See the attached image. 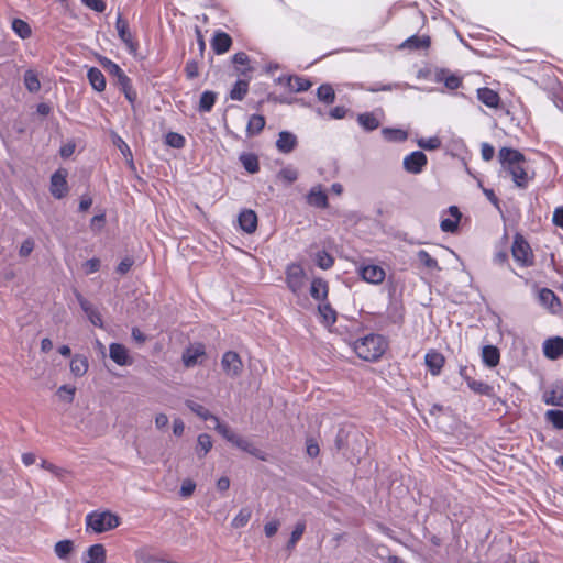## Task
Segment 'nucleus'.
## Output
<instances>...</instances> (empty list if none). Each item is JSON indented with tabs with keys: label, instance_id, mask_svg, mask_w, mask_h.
<instances>
[{
	"label": "nucleus",
	"instance_id": "46",
	"mask_svg": "<svg viewBox=\"0 0 563 563\" xmlns=\"http://www.w3.org/2000/svg\"><path fill=\"white\" fill-rule=\"evenodd\" d=\"M12 30L19 37L23 40L29 38L32 34V30L29 23L21 19H14L12 21Z\"/></svg>",
	"mask_w": 563,
	"mask_h": 563
},
{
	"label": "nucleus",
	"instance_id": "11",
	"mask_svg": "<svg viewBox=\"0 0 563 563\" xmlns=\"http://www.w3.org/2000/svg\"><path fill=\"white\" fill-rule=\"evenodd\" d=\"M109 356L119 366H129L133 363L128 349L120 343H111L109 345Z\"/></svg>",
	"mask_w": 563,
	"mask_h": 563
},
{
	"label": "nucleus",
	"instance_id": "22",
	"mask_svg": "<svg viewBox=\"0 0 563 563\" xmlns=\"http://www.w3.org/2000/svg\"><path fill=\"white\" fill-rule=\"evenodd\" d=\"M477 98L486 107L493 108V109L498 108L499 103H500L499 95L495 90L487 88V87L477 89Z\"/></svg>",
	"mask_w": 563,
	"mask_h": 563
},
{
	"label": "nucleus",
	"instance_id": "50",
	"mask_svg": "<svg viewBox=\"0 0 563 563\" xmlns=\"http://www.w3.org/2000/svg\"><path fill=\"white\" fill-rule=\"evenodd\" d=\"M547 420L556 429L563 430V411L551 409L545 412Z\"/></svg>",
	"mask_w": 563,
	"mask_h": 563
},
{
	"label": "nucleus",
	"instance_id": "14",
	"mask_svg": "<svg viewBox=\"0 0 563 563\" xmlns=\"http://www.w3.org/2000/svg\"><path fill=\"white\" fill-rule=\"evenodd\" d=\"M444 362V356L435 350H430L424 355V363L432 376L440 375Z\"/></svg>",
	"mask_w": 563,
	"mask_h": 563
},
{
	"label": "nucleus",
	"instance_id": "61",
	"mask_svg": "<svg viewBox=\"0 0 563 563\" xmlns=\"http://www.w3.org/2000/svg\"><path fill=\"white\" fill-rule=\"evenodd\" d=\"M481 155H482V158L486 162L493 159V157L495 155L494 146L488 143H483L481 146Z\"/></svg>",
	"mask_w": 563,
	"mask_h": 563
},
{
	"label": "nucleus",
	"instance_id": "38",
	"mask_svg": "<svg viewBox=\"0 0 563 563\" xmlns=\"http://www.w3.org/2000/svg\"><path fill=\"white\" fill-rule=\"evenodd\" d=\"M249 91V81L239 79L230 90V99L241 101L245 98Z\"/></svg>",
	"mask_w": 563,
	"mask_h": 563
},
{
	"label": "nucleus",
	"instance_id": "27",
	"mask_svg": "<svg viewBox=\"0 0 563 563\" xmlns=\"http://www.w3.org/2000/svg\"><path fill=\"white\" fill-rule=\"evenodd\" d=\"M328 284L322 278H313L310 287V295L313 299L325 301L328 296Z\"/></svg>",
	"mask_w": 563,
	"mask_h": 563
},
{
	"label": "nucleus",
	"instance_id": "30",
	"mask_svg": "<svg viewBox=\"0 0 563 563\" xmlns=\"http://www.w3.org/2000/svg\"><path fill=\"white\" fill-rule=\"evenodd\" d=\"M482 360L488 367L497 366L500 360L498 349L493 345H485L482 350Z\"/></svg>",
	"mask_w": 563,
	"mask_h": 563
},
{
	"label": "nucleus",
	"instance_id": "29",
	"mask_svg": "<svg viewBox=\"0 0 563 563\" xmlns=\"http://www.w3.org/2000/svg\"><path fill=\"white\" fill-rule=\"evenodd\" d=\"M357 122L365 131H374L380 125V120L374 112L360 113L357 115Z\"/></svg>",
	"mask_w": 563,
	"mask_h": 563
},
{
	"label": "nucleus",
	"instance_id": "8",
	"mask_svg": "<svg viewBox=\"0 0 563 563\" xmlns=\"http://www.w3.org/2000/svg\"><path fill=\"white\" fill-rule=\"evenodd\" d=\"M357 272L364 282L373 285L383 283L386 276L384 268L374 264L361 265Z\"/></svg>",
	"mask_w": 563,
	"mask_h": 563
},
{
	"label": "nucleus",
	"instance_id": "45",
	"mask_svg": "<svg viewBox=\"0 0 563 563\" xmlns=\"http://www.w3.org/2000/svg\"><path fill=\"white\" fill-rule=\"evenodd\" d=\"M252 517V509L249 507H243L238 515L232 519L231 526L234 529L243 528L247 525Z\"/></svg>",
	"mask_w": 563,
	"mask_h": 563
},
{
	"label": "nucleus",
	"instance_id": "31",
	"mask_svg": "<svg viewBox=\"0 0 563 563\" xmlns=\"http://www.w3.org/2000/svg\"><path fill=\"white\" fill-rule=\"evenodd\" d=\"M101 65L108 71V74L115 79L117 86L121 82V80H123V78L128 77L122 70V68L111 59L103 58L101 60Z\"/></svg>",
	"mask_w": 563,
	"mask_h": 563
},
{
	"label": "nucleus",
	"instance_id": "62",
	"mask_svg": "<svg viewBox=\"0 0 563 563\" xmlns=\"http://www.w3.org/2000/svg\"><path fill=\"white\" fill-rule=\"evenodd\" d=\"M280 526V522L278 520H272L265 523L264 526V532L265 536L271 538L276 534Z\"/></svg>",
	"mask_w": 563,
	"mask_h": 563
},
{
	"label": "nucleus",
	"instance_id": "51",
	"mask_svg": "<svg viewBox=\"0 0 563 563\" xmlns=\"http://www.w3.org/2000/svg\"><path fill=\"white\" fill-rule=\"evenodd\" d=\"M214 429L220 433L227 441L232 442L236 433H234L227 424L222 423L218 417L213 420Z\"/></svg>",
	"mask_w": 563,
	"mask_h": 563
},
{
	"label": "nucleus",
	"instance_id": "16",
	"mask_svg": "<svg viewBox=\"0 0 563 563\" xmlns=\"http://www.w3.org/2000/svg\"><path fill=\"white\" fill-rule=\"evenodd\" d=\"M78 302L86 313L89 321L98 328H103V320L100 312L93 307L91 302L85 299L81 295H77Z\"/></svg>",
	"mask_w": 563,
	"mask_h": 563
},
{
	"label": "nucleus",
	"instance_id": "55",
	"mask_svg": "<svg viewBox=\"0 0 563 563\" xmlns=\"http://www.w3.org/2000/svg\"><path fill=\"white\" fill-rule=\"evenodd\" d=\"M418 260L423 264L427 268L438 269V262L433 258L427 251L420 250L417 254Z\"/></svg>",
	"mask_w": 563,
	"mask_h": 563
},
{
	"label": "nucleus",
	"instance_id": "43",
	"mask_svg": "<svg viewBox=\"0 0 563 563\" xmlns=\"http://www.w3.org/2000/svg\"><path fill=\"white\" fill-rule=\"evenodd\" d=\"M314 263L321 269H329L334 264L333 256L324 250L318 251L314 254Z\"/></svg>",
	"mask_w": 563,
	"mask_h": 563
},
{
	"label": "nucleus",
	"instance_id": "23",
	"mask_svg": "<svg viewBox=\"0 0 563 563\" xmlns=\"http://www.w3.org/2000/svg\"><path fill=\"white\" fill-rule=\"evenodd\" d=\"M233 445H235L236 448L241 449L242 451L244 452H247L249 454L262 460V461H265L266 457H265V453L257 449L256 446L253 445L252 442H250L247 439L245 438H242L240 435H235V438L233 439V441L231 442Z\"/></svg>",
	"mask_w": 563,
	"mask_h": 563
},
{
	"label": "nucleus",
	"instance_id": "9",
	"mask_svg": "<svg viewBox=\"0 0 563 563\" xmlns=\"http://www.w3.org/2000/svg\"><path fill=\"white\" fill-rule=\"evenodd\" d=\"M539 303L551 313H558L562 309L561 301L555 292L549 288H541L538 292Z\"/></svg>",
	"mask_w": 563,
	"mask_h": 563
},
{
	"label": "nucleus",
	"instance_id": "39",
	"mask_svg": "<svg viewBox=\"0 0 563 563\" xmlns=\"http://www.w3.org/2000/svg\"><path fill=\"white\" fill-rule=\"evenodd\" d=\"M186 406L190 411H192L195 415H197L202 420H213L217 416L212 415L206 407L194 401V400H186Z\"/></svg>",
	"mask_w": 563,
	"mask_h": 563
},
{
	"label": "nucleus",
	"instance_id": "6",
	"mask_svg": "<svg viewBox=\"0 0 563 563\" xmlns=\"http://www.w3.org/2000/svg\"><path fill=\"white\" fill-rule=\"evenodd\" d=\"M115 29L118 32L119 38L124 43L128 51L132 54L136 53L137 51V42L134 40V36L132 35L130 31V26L126 20L122 18L121 13H118L117 21H115Z\"/></svg>",
	"mask_w": 563,
	"mask_h": 563
},
{
	"label": "nucleus",
	"instance_id": "44",
	"mask_svg": "<svg viewBox=\"0 0 563 563\" xmlns=\"http://www.w3.org/2000/svg\"><path fill=\"white\" fill-rule=\"evenodd\" d=\"M317 97L320 101L331 104L335 100V92L331 85L323 84L317 89Z\"/></svg>",
	"mask_w": 563,
	"mask_h": 563
},
{
	"label": "nucleus",
	"instance_id": "21",
	"mask_svg": "<svg viewBox=\"0 0 563 563\" xmlns=\"http://www.w3.org/2000/svg\"><path fill=\"white\" fill-rule=\"evenodd\" d=\"M542 400L547 405L563 408V385L554 384L550 389L543 393Z\"/></svg>",
	"mask_w": 563,
	"mask_h": 563
},
{
	"label": "nucleus",
	"instance_id": "54",
	"mask_svg": "<svg viewBox=\"0 0 563 563\" xmlns=\"http://www.w3.org/2000/svg\"><path fill=\"white\" fill-rule=\"evenodd\" d=\"M203 355V350L201 347H197L195 350H188L183 355L184 364L187 367L194 366L197 363L199 356Z\"/></svg>",
	"mask_w": 563,
	"mask_h": 563
},
{
	"label": "nucleus",
	"instance_id": "2",
	"mask_svg": "<svg viewBox=\"0 0 563 563\" xmlns=\"http://www.w3.org/2000/svg\"><path fill=\"white\" fill-rule=\"evenodd\" d=\"M388 347L387 340L376 333L367 334L353 342V350L356 355L367 362L378 361Z\"/></svg>",
	"mask_w": 563,
	"mask_h": 563
},
{
	"label": "nucleus",
	"instance_id": "58",
	"mask_svg": "<svg viewBox=\"0 0 563 563\" xmlns=\"http://www.w3.org/2000/svg\"><path fill=\"white\" fill-rule=\"evenodd\" d=\"M196 484L191 479H185L181 483L179 495L184 498H187L192 495L195 492Z\"/></svg>",
	"mask_w": 563,
	"mask_h": 563
},
{
	"label": "nucleus",
	"instance_id": "13",
	"mask_svg": "<svg viewBox=\"0 0 563 563\" xmlns=\"http://www.w3.org/2000/svg\"><path fill=\"white\" fill-rule=\"evenodd\" d=\"M543 353L549 360H558L563 356V338L554 336L543 342Z\"/></svg>",
	"mask_w": 563,
	"mask_h": 563
},
{
	"label": "nucleus",
	"instance_id": "4",
	"mask_svg": "<svg viewBox=\"0 0 563 563\" xmlns=\"http://www.w3.org/2000/svg\"><path fill=\"white\" fill-rule=\"evenodd\" d=\"M307 275L300 264H290L286 268V284L291 292L299 295L306 286Z\"/></svg>",
	"mask_w": 563,
	"mask_h": 563
},
{
	"label": "nucleus",
	"instance_id": "5",
	"mask_svg": "<svg viewBox=\"0 0 563 563\" xmlns=\"http://www.w3.org/2000/svg\"><path fill=\"white\" fill-rule=\"evenodd\" d=\"M512 256L515 261L523 267L533 264V254L529 243L519 234L515 236L512 247Z\"/></svg>",
	"mask_w": 563,
	"mask_h": 563
},
{
	"label": "nucleus",
	"instance_id": "32",
	"mask_svg": "<svg viewBox=\"0 0 563 563\" xmlns=\"http://www.w3.org/2000/svg\"><path fill=\"white\" fill-rule=\"evenodd\" d=\"M88 371V360L84 355L76 354L70 361V372L77 377L84 376Z\"/></svg>",
	"mask_w": 563,
	"mask_h": 563
},
{
	"label": "nucleus",
	"instance_id": "47",
	"mask_svg": "<svg viewBox=\"0 0 563 563\" xmlns=\"http://www.w3.org/2000/svg\"><path fill=\"white\" fill-rule=\"evenodd\" d=\"M24 85L30 92H37L41 89V82L34 70H26L24 74Z\"/></svg>",
	"mask_w": 563,
	"mask_h": 563
},
{
	"label": "nucleus",
	"instance_id": "60",
	"mask_svg": "<svg viewBox=\"0 0 563 563\" xmlns=\"http://www.w3.org/2000/svg\"><path fill=\"white\" fill-rule=\"evenodd\" d=\"M186 76L189 79L196 78L199 75V65L196 60H189L185 66Z\"/></svg>",
	"mask_w": 563,
	"mask_h": 563
},
{
	"label": "nucleus",
	"instance_id": "33",
	"mask_svg": "<svg viewBox=\"0 0 563 563\" xmlns=\"http://www.w3.org/2000/svg\"><path fill=\"white\" fill-rule=\"evenodd\" d=\"M318 311L324 324L332 325L336 322V311L328 301H322L318 306Z\"/></svg>",
	"mask_w": 563,
	"mask_h": 563
},
{
	"label": "nucleus",
	"instance_id": "25",
	"mask_svg": "<svg viewBox=\"0 0 563 563\" xmlns=\"http://www.w3.org/2000/svg\"><path fill=\"white\" fill-rule=\"evenodd\" d=\"M411 88H415V87L407 82H393V84L374 82L367 87H364V89L369 92L407 90V89H411Z\"/></svg>",
	"mask_w": 563,
	"mask_h": 563
},
{
	"label": "nucleus",
	"instance_id": "18",
	"mask_svg": "<svg viewBox=\"0 0 563 563\" xmlns=\"http://www.w3.org/2000/svg\"><path fill=\"white\" fill-rule=\"evenodd\" d=\"M448 212L450 217L441 220L440 228L443 232L453 233L457 230L462 214L456 206H451Z\"/></svg>",
	"mask_w": 563,
	"mask_h": 563
},
{
	"label": "nucleus",
	"instance_id": "20",
	"mask_svg": "<svg viewBox=\"0 0 563 563\" xmlns=\"http://www.w3.org/2000/svg\"><path fill=\"white\" fill-rule=\"evenodd\" d=\"M297 143V137L295 134L288 131H282L278 134L276 147L280 153L288 154L296 148Z\"/></svg>",
	"mask_w": 563,
	"mask_h": 563
},
{
	"label": "nucleus",
	"instance_id": "48",
	"mask_svg": "<svg viewBox=\"0 0 563 563\" xmlns=\"http://www.w3.org/2000/svg\"><path fill=\"white\" fill-rule=\"evenodd\" d=\"M212 448L211 437L207 433H201L197 439V454L199 456H205Z\"/></svg>",
	"mask_w": 563,
	"mask_h": 563
},
{
	"label": "nucleus",
	"instance_id": "10",
	"mask_svg": "<svg viewBox=\"0 0 563 563\" xmlns=\"http://www.w3.org/2000/svg\"><path fill=\"white\" fill-rule=\"evenodd\" d=\"M221 365L227 375L239 376L242 371V361L238 353L228 351L223 354Z\"/></svg>",
	"mask_w": 563,
	"mask_h": 563
},
{
	"label": "nucleus",
	"instance_id": "42",
	"mask_svg": "<svg viewBox=\"0 0 563 563\" xmlns=\"http://www.w3.org/2000/svg\"><path fill=\"white\" fill-rule=\"evenodd\" d=\"M217 93L213 91H203L200 96L199 100V111L200 112H210L216 103Z\"/></svg>",
	"mask_w": 563,
	"mask_h": 563
},
{
	"label": "nucleus",
	"instance_id": "3",
	"mask_svg": "<svg viewBox=\"0 0 563 563\" xmlns=\"http://www.w3.org/2000/svg\"><path fill=\"white\" fill-rule=\"evenodd\" d=\"M120 519L110 511H91L86 516V530L102 533L117 528Z\"/></svg>",
	"mask_w": 563,
	"mask_h": 563
},
{
	"label": "nucleus",
	"instance_id": "52",
	"mask_svg": "<svg viewBox=\"0 0 563 563\" xmlns=\"http://www.w3.org/2000/svg\"><path fill=\"white\" fill-rule=\"evenodd\" d=\"M417 144L422 150L433 151V150H438L441 146L442 142H441L440 137L431 136L428 139H423V137L419 139Z\"/></svg>",
	"mask_w": 563,
	"mask_h": 563
},
{
	"label": "nucleus",
	"instance_id": "15",
	"mask_svg": "<svg viewBox=\"0 0 563 563\" xmlns=\"http://www.w3.org/2000/svg\"><path fill=\"white\" fill-rule=\"evenodd\" d=\"M84 563H107V551L103 544L90 545L82 556Z\"/></svg>",
	"mask_w": 563,
	"mask_h": 563
},
{
	"label": "nucleus",
	"instance_id": "64",
	"mask_svg": "<svg viewBox=\"0 0 563 563\" xmlns=\"http://www.w3.org/2000/svg\"><path fill=\"white\" fill-rule=\"evenodd\" d=\"M552 221L556 227L563 229V207H556L554 209Z\"/></svg>",
	"mask_w": 563,
	"mask_h": 563
},
{
	"label": "nucleus",
	"instance_id": "28",
	"mask_svg": "<svg viewBox=\"0 0 563 563\" xmlns=\"http://www.w3.org/2000/svg\"><path fill=\"white\" fill-rule=\"evenodd\" d=\"M75 550L74 541L69 539L60 540L54 545V553L59 560L67 561Z\"/></svg>",
	"mask_w": 563,
	"mask_h": 563
},
{
	"label": "nucleus",
	"instance_id": "7",
	"mask_svg": "<svg viewBox=\"0 0 563 563\" xmlns=\"http://www.w3.org/2000/svg\"><path fill=\"white\" fill-rule=\"evenodd\" d=\"M428 164L427 155L421 151H415L405 156L402 161L404 168L407 173L418 175L422 173Z\"/></svg>",
	"mask_w": 563,
	"mask_h": 563
},
{
	"label": "nucleus",
	"instance_id": "40",
	"mask_svg": "<svg viewBox=\"0 0 563 563\" xmlns=\"http://www.w3.org/2000/svg\"><path fill=\"white\" fill-rule=\"evenodd\" d=\"M382 134L389 142H404L408 139V133L401 129L384 128Z\"/></svg>",
	"mask_w": 563,
	"mask_h": 563
},
{
	"label": "nucleus",
	"instance_id": "49",
	"mask_svg": "<svg viewBox=\"0 0 563 563\" xmlns=\"http://www.w3.org/2000/svg\"><path fill=\"white\" fill-rule=\"evenodd\" d=\"M306 530L305 521H298L295 525V528L291 532L290 539L287 543V549H292L296 547L297 542L301 539Z\"/></svg>",
	"mask_w": 563,
	"mask_h": 563
},
{
	"label": "nucleus",
	"instance_id": "34",
	"mask_svg": "<svg viewBox=\"0 0 563 563\" xmlns=\"http://www.w3.org/2000/svg\"><path fill=\"white\" fill-rule=\"evenodd\" d=\"M287 87L295 92L307 91L311 87V82L299 76H289L286 79Z\"/></svg>",
	"mask_w": 563,
	"mask_h": 563
},
{
	"label": "nucleus",
	"instance_id": "1",
	"mask_svg": "<svg viewBox=\"0 0 563 563\" xmlns=\"http://www.w3.org/2000/svg\"><path fill=\"white\" fill-rule=\"evenodd\" d=\"M498 158L501 169L510 175L515 185L521 189L527 188L533 177L529 175V164L525 156L517 150L501 147Z\"/></svg>",
	"mask_w": 563,
	"mask_h": 563
},
{
	"label": "nucleus",
	"instance_id": "41",
	"mask_svg": "<svg viewBox=\"0 0 563 563\" xmlns=\"http://www.w3.org/2000/svg\"><path fill=\"white\" fill-rule=\"evenodd\" d=\"M467 386L475 394L488 397L494 395V388L484 382L467 379Z\"/></svg>",
	"mask_w": 563,
	"mask_h": 563
},
{
	"label": "nucleus",
	"instance_id": "12",
	"mask_svg": "<svg viewBox=\"0 0 563 563\" xmlns=\"http://www.w3.org/2000/svg\"><path fill=\"white\" fill-rule=\"evenodd\" d=\"M68 191L67 181H66V172L57 170L51 177V194L57 198L62 199Z\"/></svg>",
	"mask_w": 563,
	"mask_h": 563
},
{
	"label": "nucleus",
	"instance_id": "35",
	"mask_svg": "<svg viewBox=\"0 0 563 563\" xmlns=\"http://www.w3.org/2000/svg\"><path fill=\"white\" fill-rule=\"evenodd\" d=\"M430 46V37L422 35H412L409 38H407L402 44L401 47H406L409 49H421V48H428Z\"/></svg>",
	"mask_w": 563,
	"mask_h": 563
},
{
	"label": "nucleus",
	"instance_id": "59",
	"mask_svg": "<svg viewBox=\"0 0 563 563\" xmlns=\"http://www.w3.org/2000/svg\"><path fill=\"white\" fill-rule=\"evenodd\" d=\"M81 2L89 9L102 13L106 10V3L102 0H81Z\"/></svg>",
	"mask_w": 563,
	"mask_h": 563
},
{
	"label": "nucleus",
	"instance_id": "37",
	"mask_svg": "<svg viewBox=\"0 0 563 563\" xmlns=\"http://www.w3.org/2000/svg\"><path fill=\"white\" fill-rule=\"evenodd\" d=\"M265 126V118L261 114H253L250 117L246 133L249 136H253L262 132Z\"/></svg>",
	"mask_w": 563,
	"mask_h": 563
},
{
	"label": "nucleus",
	"instance_id": "26",
	"mask_svg": "<svg viewBox=\"0 0 563 563\" xmlns=\"http://www.w3.org/2000/svg\"><path fill=\"white\" fill-rule=\"evenodd\" d=\"M87 78L91 85V87L98 91L102 92L106 89V78L102 71L97 67H91L88 69Z\"/></svg>",
	"mask_w": 563,
	"mask_h": 563
},
{
	"label": "nucleus",
	"instance_id": "36",
	"mask_svg": "<svg viewBox=\"0 0 563 563\" xmlns=\"http://www.w3.org/2000/svg\"><path fill=\"white\" fill-rule=\"evenodd\" d=\"M240 162L250 174H255L260 170L258 157L253 153H242Z\"/></svg>",
	"mask_w": 563,
	"mask_h": 563
},
{
	"label": "nucleus",
	"instance_id": "63",
	"mask_svg": "<svg viewBox=\"0 0 563 563\" xmlns=\"http://www.w3.org/2000/svg\"><path fill=\"white\" fill-rule=\"evenodd\" d=\"M462 84V80L460 77L455 75H449L444 78V85L448 89L454 90L457 89Z\"/></svg>",
	"mask_w": 563,
	"mask_h": 563
},
{
	"label": "nucleus",
	"instance_id": "24",
	"mask_svg": "<svg viewBox=\"0 0 563 563\" xmlns=\"http://www.w3.org/2000/svg\"><path fill=\"white\" fill-rule=\"evenodd\" d=\"M232 44L230 35L224 32H216L212 38L211 46L217 54L227 53Z\"/></svg>",
	"mask_w": 563,
	"mask_h": 563
},
{
	"label": "nucleus",
	"instance_id": "17",
	"mask_svg": "<svg viewBox=\"0 0 563 563\" xmlns=\"http://www.w3.org/2000/svg\"><path fill=\"white\" fill-rule=\"evenodd\" d=\"M307 202L316 208L325 209L328 207V196L321 185L311 187L307 195Z\"/></svg>",
	"mask_w": 563,
	"mask_h": 563
},
{
	"label": "nucleus",
	"instance_id": "53",
	"mask_svg": "<svg viewBox=\"0 0 563 563\" xmlns=\"http://www.w3.org/2000/svg\"><path fill=\"white\" fill-rule=\"evenodd\" d=\"M165 142L168 146L173 148H181L185 146L186 140L179 133L169 132L166 134Z\"/></svg>",
	"mask_w": 563,
	"mask_h": 563
},
{
	"label": "nucleus",
	"instance_id": "57",
	"mask_svg": "<svg viewBox=\"0 0 563 563\" xmlns=\"http://www.w3.org/2000/svg\"><path fill=\"white\" fill-rule=\"evenodd\" d=\"M76 388L74 386L69 385H63L58 388L57 394L63 399L67 400L68 402H71L75 396Z\"/></svg>",
	"mask_w": 563,
	"mask_h": 563
},
{
	"label": "nucleus",
	"instance_id": "19",
	"mask_svg": "<svg viewBox=\"0 0 563 563\" xmlns=\"http://www.w3.org/2000/svg\"><path fill=\"white\" fill-rule=\"evenodd\" d=\"M241 230L245 233H253L257 228V216L251 209L242 210L238 218Z\"/></svg>",
	"mask_w": 563,
	"mask_h": 563
},
{
	"label": "nucleus",
	"instance_id": "56",
	"mask_svg": "<svg viewBox=\"0 0 563 563\" xmlns=\"http://www.w3.org/2000/svg\"><path fill=\"white\" fill-rule=\"evenodd\" d=\"M279 177H280L283 180H285V181H287V183L291 184V183H294V181H296V180H297V178H298V172H297V169H295V168H292V167H285V168L280 169V172H279Z\"/></svg>",
	"mask_w": 563,
	"mask_h": 563
}]
</instances>
